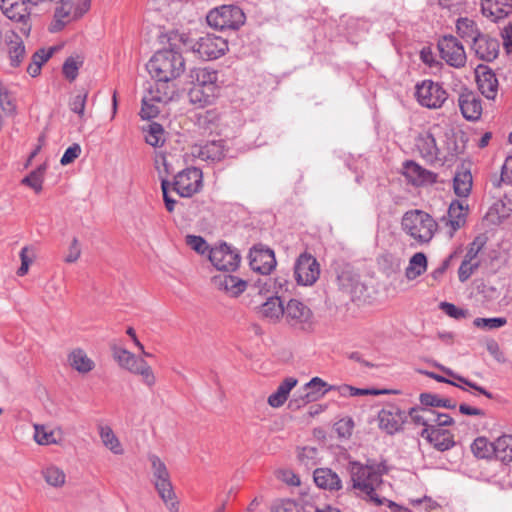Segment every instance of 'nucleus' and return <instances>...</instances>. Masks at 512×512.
<instances>
[{
    "label": "nucleus",
    "mask_w": 512,
    "mask_h": 512,
    "mask_svg": "<svg viewBox=\"0 0 512 512\" xmlns=\"http://www.w3.org/2000/svg\"><path fill=\"white\" fill-rule=\"evenodd\" d=\"M83 64L80 56H71L63 64V74L69 81H74L78 76V70Z\"/></svg>",
    "instance_id": "09e8293b"
},
{
    "label": "nucleus",
    "mask_w": 512,
    "mask_h": 512,
    "mask_svg": "<svg viewBox=\"0 0 512 512\" xmlns=\"http://www.w3.org/2000/svg\"><path fill=\"white\" fill-rule=\"evenodd\" d=\"M99 435L103 445L116 455L123 454V447L112 428L107 425L99 426Z\"/></svg>",
    "instance_id": "ea45409f"
},
{
    "label": "nucleus",
    "mask_w": 512,
    "mask_h": 512,
    "mask_svg": "<svg viewBox=\"0 0 512 512\" xmlns=\"http://www.w3.org/2000/svg\"><path fill=\"white\" fill-rule=\"evenodd\" d=\"M494 456L501 462H512V435H503L494 442Z\"/></svg>",
    "instance_id": "58836bf2"
},
{
    "label": "nucleus",
    "mask_w": 512,
    "mask_h": 512,
    "mask_svg": "<svg viewBox=\"0 0 512 512\" xmlns=\"http://www.w3.org/2000/svg\"><path fill=\"white\" fill-rule=\"evenodd\" d=\"M154 166L158 172L161 182L163 179H167V176L173 171L169 164L167 157L163 153H156L154 158Z\"/></svg>",
    "instance_id": "5fc2aeb1"
},
{
    "label": "nucleus",
    "mask_w": 512,
    "mask_h": 512,
    "mask_svg": "<svg viewBox=\"0 0 512 512\" xmlns=\"http://www.w3.org/2000/svg\"><path fill=\"white\" fill-rule=\"evenodd\" d=\"M294 275L299 285H313L320 276V266L316 258L306 252L300 254L294 266Z\"/></svg>",
    "instance_id": "9b49d317"
},
{
    "label": "nucleus",
    "mask_w": 512,
    "mask_h": 512,
    "mask_svg": "<svg viewBox=\"0 0 512 512\" xmlns=\"http://www.w3.org/2000/svg\"><path fill=\"white\" fill-rule=\"evenodd\" d=\"M30 248L25 246L20 251L21 266L17 270L18 276H24L28 273L30 264L33 262V253L29 255Z\"/></svg>",
    "instance_id": "bf43d9fd"
},
{
    "label": "nucleus",
    "mask_w": 512,
    "mask_h": 512,
    "mask_svg": "<svg viewBox=\"0 0 512 512\" xmlns=\"http://www.w3.org/2000/svg\"><path fill=\"white\" fill-rule=\"evenodd\" d=\"M484 242L478 237L470 243L464 259L468 261L480 262L478 254L483 247Z\"/></svg>",
    "instance_id": "0e129e2a"
},
{
    "label": "nucleus",
    "mask_w": 512,
    "mask_h": 512,
    "mask_svg": "<svg viewBox=\"0 0 512 512\" xmlns=\"http://www.w3.org/2000/svg\"><path fill=\"white\" fill-rule=\"evenodd\" d=\"M190 49L203 60H214L226 53L228 43L220 36L206 34L194 42Z\"/></svg>",
    "instance_id": "0eeeda50"
},
{
    "label": "nucleus",
    "mask_w": 512,
    "mask_h": 512,
    "mask_svg": "<svg viewBox=\"0 0 512 512\" xmlns=\"http://www.w3.org/2000/svg\"><path fill=\"white\" fill-rule=\"evenodd\" d=\"M459 107L464 118L470 121L478 120L482 114V101L471 91L460 94Z\"/></svg>",
    "instance_id": "412c9836"
},
{
    "label": "nucleus",
    "mask_w": 512,
    "mask_h": 512,
    "mask_svg": "<svg viewBox=\"0 0 512 512\" xmlns=\"http://www.w3.org/2000/svg\"><path fill=\"white\" fill-rule=\"evenodd\" d=\"M440 369L445 373L447 374L448 376L454 378L455 380L459 381L460 383H463L464 385L478 391L480 394H483L484 396H486L487 398L489 399H492L493 398V394L490 393L489 391H487L485 388L477 385L476 383L454 373L451 369L449 368H445V367H440Z\"/></svg>",
    "instance_id": "3c124183"
},
{
    "label": "nucleus",
    "mask_w": 512,
    "mask_h": 512,
    "mask_svg": "<svg viewBox=\"0 0 512 512\" xmlns=\"http://www.w3.org/2000/svg\"><path fill=\"white\" fill-rule=\"evenodd\" d=\"M252 270L268 275L276 266L274 251L264 247H254L249 255Z\"/></svg>",
    "instance_id": "dca6fc26"
},
{
    "label": "nucleus",
    "mask_w": 512,
    "mask_h": 512,
    "mask_svg": "<svg viewBox=\"0 0 512 512\" xmlns=\"http://www.w3.org/2000/svg\"><path fill=\"white\" fill-rule=\"evenodd\" d=\"M415 95L419 104L429 109L442 107L448 97L442 85L432 80H424L417 84Z\"/></svg>",
    "instance_id": "6e6552de"
},
{
    "label": "nucleus",
    "mask_w": 512,
    "mask_h": 512,
    "mask_svg": "<svg viewBox=\"0 0 512 512\" xmlns=\"http://www.w3.org/2000/svg\"><path fill=\"white\" fill-rule=\"evenodd\" d=\"M170 81L156 80L154 85H150L145 95L158 103H167L172 100L175 89L168 83Z\"/></svg>",
    "instance_id": "c756f323"
},
{
    "label": "nucleus",
    "mask_w": 512,
    "mask_h": 512,
    "mask_svg": "<svg viewBox=\"0 0 512 512\" xmlns=\"http://www.w3.org/2000/svg\"><path fill=\"white\" fill-rule=\"evenodd\" d=\"M5 43L11 66H19L25 58V46L21 37L14 32L6 33Z\"/></svg>",
    "instance_id": "bb28decb"
},
{
    "label": "nucleus",
    "mask_w": 512,
    "mask_h": 512,
    "mask_svg": "<svg viewBox=\"0 0 512 512\" xmlns=\"http://www.w3.org/2000/svg\"><path fill=\"white\" fill-rule=\"evenodd\" d=\"M472 174L464 164L457 167L453 178V189L457 196L468 197L472 189Z\"/></svg>",
    "instance_id": "c85d7f7f"
},
{
    "label": "nucleus",
    "mask_w": 512,
    "mask_h": 512,
    "mask_svg": "<svg viewBox=\"0 0 512 512\" xmlns=\"http://www.w3.org/2000/svg\"><path fill=\"white\" fill-rule=\"evenodd\" d=\"M214 285L232 297L242 294L247 288V282L235 275L220 274L212 279Z\"/></svg>",
    "instance_id": "4be33fe9"
},
{
    "label": "nucleus",
    "mask_w": 512,
    "mask_h": 512,
    "mask_svg": "<svg viewBox=\"0 0 512 512\" xmlns=\"http://www.w3.org/2000/svg\"><path fill=\"white\" fill-rule=\"evenodd\" d=\"M80 255H81V248H80L78 239L73 238V240L71 241V243L69 245L68 252L64 258V261L66 263H74L80 258Z\"/></svg>",
    "instance_id": "338daca9"
},
{
    "label": "nucleus",
    "mask_w": 512,
    "mask_h": 512,
    "mask_svg": "<svg viewBox=\"0 0 512 512\" xmlns=\"http://www.w3.org/2000/svg\"><path fill=\"white\" fill-rule=\"evenodd\" d=\"M88 93L85 91L79 92L69 102V107L71 111L78 114L80 117L84 115L86 100Z\"/></svg>",
    "instance_id": "4d7b16f0"
},
{
    "label": "nucleus",
    "mask_w": 512,
    "mask_h": 512,
    "mask_svg": "<svg viewBox=\"0 0 512 512\" xmlns=\"http://www.w3.org/2000/svg\"><path fill=\"white\" fill-rule=\"evenodd\" d=\"M297 380L295 378H286L268 397V404L273 408L281 407L287 400L290 391L296 386Z\"/></svg>",
    "instance_id": "c9c22d12"
},
{
    "label": "nucleus",
    "mask_w": 512,
    "mask_h": 512,
    "mask_svg": "<svg viewBox=\"0 0 512 512\" xmlns=\"http://www.w3.org/2000/svg\"><path fill=\"white\" fill-rule=\"evenodd\" d=\"M512 184V156H508L502 165L500 180L495 179L493 185L499 187L501 182Z\"/></svg>",
    "instance_id": "052dcab7"
},
{
    "label": "nucleus",
    "mask_w": 512,
    "mask_h": 512,
    "mask_svg": "<svg viewBox=\"0 0 512 512\" xmlns=\"http://www.w3.org/2000/svg\"><path fill=\"white\" fill-rule=\"evenodd\" d=\"M209 260L216 269L231 272L238 268L240 255L226 243H222L210 249Z\"/></svg>",
    "instance_id": "ddd939ff"
},
{
    "label": "nucleus",
    "mask_w": 512,
    "mask_h": 512,
    "mask_svg": "<svg viewBox=\"0 0 512 512\" xmlns=\"http://www.w3.org/2000/svg\"><path fill=\"white\" fill-rule=\"evenodd\" d=\"M189 78L194 86L203 87L209 94L212 90L218 91V73L208 68H193L189 72Z\"/></svg>",
    "instance_id": "b1692460"
},
{
    "label": "nucleus",
    "mask_w": 512,
    "mask_h": 512,
    "mask_svg": "<svg viewBox=\"0 0 512 512\" xmlns=\"http://www.w3.org/2000/svg\"><path fill=\"white\" fill-rule=\"evenodd\" d=\"M210 27L218 30H238L246 17L242 9L235 5H222L213 8L206 16Z\"/></svg>",
    "instance_id": "20e7f679"
},
{
    "label": "nucleus",
    "mask_w": 512,
    "mask_h": 512,
    "mask_svg": "<svg viewBox=\"0 0 512 512\" xmlns=\"http://www.w3.org/2000/svg\"><path fill=\"white\" fill-rule=\"evenodd\" d=\"M203 185L201 169L189 167L178 172L171 183L173 190L181 197H192L198 193Z\"/></svg>",
    "instance_id": "423d86ee"
},
{
    "label": "nucleus",
    "mask_w": 512,
    "mask_h": 512,
    "mask_svg": "<svg viewBox=\"0 0 512 512\" xmlns=\"http://www.w3.org/2000/svg\"><path fill=\"white\" fill-rule=\"evenodd\" d=\"M482 14L496 22L512 13V0H482Z\"/></svg>",
    "instance_id": "393cba45"
},
{
    "label": "nucleus",
    "mask_w": 512,
    "mask_h": 512,
    "mask_svg": "<svg viewBox=\"0 0 512 512\" xmlns=\"http://www.w3.org/2000/svg\"><path fill=\"white\" fill-rule=\"evenodd\" d=\"M34 440L39 445H50V444H57L58 440L55 437L54 431H48L45 426L40 424L34 425Z\"/></svg>",
    "instance_id": "8fccbe9b"
},
{
    "label": "nucleus",
    "mask_w": 512,
    "mask_h": 512,
    "mask_svg": "<svg viewBox=\"0 0 512 512\" xmlns=\"http://www.w3.org/2000/svg\"><path fill=\"white\" fill-rule=\"evenodd\" d=\"M315 484L330 491H338L342 488V481L337 473L328 468H317L313 474Z\"/></svg>",
    "instance_id": "cd10ccee"
},
{
    "label": "nucleus",
    "mask_w": 512,
    "mask_h": 512,
    "mask_svg": "<svg viewBox=\"0 0 512 512\" xmlns=\"http://www.w3.org/2000/svg\"><path fill=\"white\" fill-rule=\"evenodd\" d=\"M157 102L153 101L147 95H144L142 98V108L140 111V115L143 119H151L156 117L159 114V109L155 105Z\"/></svg>",
    "instance_id": "6e6d98bb"
},
{
    "label": "nucleus",
    "mask_w": 512,
    "mask_h": 512,
    "mask_svg": "<svg viewBox=\"0 0 512 512\" xmlns=\"http://www.w3.org/2000/svg\"><path fill=\"white\" fill-rule=\"evenodd\" d=\"M440 56L452 67L460 68L466 63V53L463 45L452 35L442 37L438 42Z\"/></svg>",
    "instance_id": "f8f14e48"
},
{
    "label": "nucleus",
    "mask_w": 512,
    "mask_h": 512,
    "mask_svg": "<svg viewBox=\"0 0 512 512\" xmlns=\"http://www.w3.org/2000/svg\"><path fill=\"white\" fill-rule=\"evenodd\" d=\"M438 227V222L429 213L419 209L405 212L401 219L402 230L420 245L430 243Z\"/></svg>",
    "instance_id": "f03ea898"
},
{
    "label": "nucleus",
    "mask_w": 512,
    "mask_h": 512,
    "mask_svg": "<svg viewBox=\"0 0 512 512\" xmlns=\"http://www.w3.org/2000/svg\"><path fill=\"white\" fill-rule=\"evenodd\" d=\"M414 148L428 165L442 164L441 150L431 130L420 132L414 140Z\"/></svg>",
    "instance_id": "9d476101"
},
{
    "label": "nucleus",
    "mask_w": 512,
    "mask_h": 512,
    "mask_svg": "<svg viewBox=\"0 0 512 512\" xmlns=\"http://www.w3.org/2000/svg\"><path fill=\"white\" fill-rule=\"evenodd\" d=\"M261 317L275 322L284 314V306L279 297H270L264 302L258 310Z\"/></svg>",
    "instance_id": "72a5a7b5"
},
{
    "label": "nucleus",
    "mask_w": 512,
    "mask_h": 512,
    "mask_svg": "<svg viewBox=\"0 0 512 512\" xmlns=\"http://www.w3.org/2000/svg\"><path fill=\"white\" fill-rule=\"evenodd\" d=\"M145 131V141L147 144L153 147H159L165 142L164 129L161 124L152 122L148 125V129Z\"/></svg>",
    "instance_id": "c03bdc74"
},
{
    "label": "nucleus",
    "mask_w": 512,
    "mask_h": 512,
    "mask_svg": "<svg viewBox=\"0 0 512 512\" xmlns=\"http://www.w3.org/2000/svg\"><path fill=\"white\" fill-rule=\"evenodd\" d=\"M225 152L224 142L218 140L194 146L192 154L203 161L218 162L225 157Z\"/></svg>",
    "instance_id": "a878e982"
},
{
    "label": "nucleus",
    "mask_w": 512,
    "mask_h": 512,
    "mask_svg": "<svg viewBox=\"0 0 512 512\" xmlns=\"http://www.w3.org/2000/svg\"><path fill=\"white\" fill-rule=\"evenodd\" d=\"M302 507L294 500H282L275 508V512H301Z\"/></svg>",
    "instance_id": "774afa93"
},
{
    "label": "nucleus",
    "mask_w": 512,
    "mask_h": 512,
    "mask_svg": "<svg viewBox=\"0 0 512 512\" xmlns=\"http://www.w3.org/2000/svg\"><path fill=\"white\" fill-rule=\"evenodd\" d=\"M327 386L319 377L312 378L295 394V397L290 401V406L300 408L306 403L316 401L319 397L323 396L328 389L323 390Z\"/></svg>",
    "instance_id": "2eb2a0df"
},
{
    "label": "nucleus",
    "mask_w": 512,
    "mask_h": 512,
    "mask_svg": "<svg viewBox=\"0 0 512 512\" xmlns=\"http://www.w3.org/2000/svg\"><path fill=\"white\" fill-rule=\"evenodd\" d=\"M152 482L154 487L171 482L170 473L166 464L155 454H149Z\"/></svg>",
    "instance_id": "2f4dec72"
},
{
    "label": "nucleus",
    "mask_w": 512,
    "mask_h": 512,
    "mask_svg": "<svg viewBox=\"0 0 512 512\" xmlns=\"http://www.w3.org/2000/svg\"><path fill=\"white\" fill-rule=\"evenodd\" d=\"M472 49L481 60L491 62L499 54V42L495 38L481 34L472 44Z\"/></svg>",
    "instance_id": "5701e85b"
},
{
    "label": "nucleus",
    "mask_w": 512,
    "mask_h": 512,
    "mask_svg": "<svg viewBox=\"0 0 512 512\" xmlns=\"http://www.w3.org/2000/svg\"><path fill=\"white\" fill-rule=\"evenodd\" d=\"M405 177L414 185H423L427 183H435L437 174L423 168L418 163L408 160L403 165Z\"/></svg>",
    "instance_id": "aec40b11"
},
{
    "label": "nucleus",
    "mask_w": 512,
    "mask_h": 512,
    "mask_svg": "<svg viewBox=\"0 0 512 512\" xmlns=\"http://www.w3.org/2000/svg\"><path fill=\"white\" fill-rule=\"evenodd\" d=\"M287 323L292 327L308 331L312 328V311L303 302L291 299L284 307V314Z\"/></svg>",
    "instance_id": "1a4fd4ad"
},
{
    "label": "nucleus",
    "mask_w": 512,
    "mask_h": 512,
    "mask_svg": "<svg viewBox=\"0 0 512 512\" xmlns=\"http://www.w3.org/2000/svg\"><path fill=\"white\" fill-rule=\"evenodd\" d=\"M348 472L350 474L351 491L364 501L374 506L387 504L390 508H396L398 505L381 497L377 494L378 489L383 484V476L388 474L390 468L385 459H367L366 463L359 461H350L348 463Z\"/></svg>",
    "instance_id": "f257e3e1"
},
{
    "label": "nucleus",
    "mask_w": 512,
    "mask_h": 512,
    "mask_svg": "<svg viewBox=\"0 0 512 512\" xmlns=\"http://www.w3.org/2000/svg\"><path fill=\"white\" fill-rule=\"evenodd\" d=\"M440 309L448 316L454 319H461L467 316V311L461 308H458L452 303L441 302L439 305Z\"/></svg>",
    "instance_id": "680f3d73"
},
{
    "label": "nucleus",
    "mask_w": 512,
    "mask_h": 512,
    "mask_svg": "<svg viewBox=\"0 0 512 512\" xmlns=\"http://www.w3.org/2000/svg\"><path fill=\"white\" fill-rule=\"evenodd\" d=\"M479 265L480 262L468 261L464 259L458 270L459 280L461 282L467 281L473 272L479 267Z\"/></svg>",
    "instance_id": "13d9d810"
},
{
    "label": "nucleus",
    "mask_w": 512,
    "mask_h": 512,
    "mask_svg": "<svg viewBox=\"0 0 512 512\" xmlns=\"http://www.w3.org/2000/svg\"><path fill=\"white\" fill-rule=\"evenodd\" d=\"M338 284L341 290L349 294H354L359 285V277L350 271H342L338 275Z\"/></svg>",
    "instance_id": "49530a36"
},
{
    "label": "nucleus",
    "mask_w": 512,
    "mask_h": 512,
    "mask_svg": "<svg viewBox=\"0 0 512 512\" xmlns=\"http://www.w3.org/2000/svg\"><path fill=\"white\" fill-rule=\"evenodd\" d=\"M70 366L79 373L86 374L95 368L94 361L88 357L87 353L80 349H74L68 355Z\"/></svg>",
    "instance_id": "7c9ffc66"
},
{
    "label": "nucleus",
    "mask_w": 512,
    "mask_h": 512,
    "mask_svg": "<svg viewBox=\"0 0 512 512\" xmlns=\"http://www.w3.org/2000/svg\"><path fill=\"white\" fill-rule=\"evenodd\" d=\"M81 154V147L79 144L74 143L71 146H69L66 151L64 152L60 163L62 165H68L72 163L75 159H77Z\"/></svg>",
    "instance_id": "69168bd1"
},
{
    "label": "nucleus",
    "mask_w": 512,
    "mask_h": 512,
    "mask_svg": "<svg viewBox=\"0 0 512 512\" xmlns=\"http://www.w3.org/2000/svg\"><path fill=\"white\" fill-rule=\"evenodd\" d=\"M379 426L389 434L397 432L401 428V418L399 411L382 409L378 415Z\"/></svg>",
    "instance_id": "4c0bfd02"
},
{
    "label": "nucleus",
    "mask_w": 512,
    "mask_h": 512,
    "mask_svg": "<svg viewBox=\"0 0 512 512\" xmlns=\"http://www.w3.org/2000/svg\"><path fill=\"white\" fill-rule=\"evenodd\" d=\"M471 451L477 458H489L494 454V442L490 443L485 437H478L471 444Z\"/></svg>",
    "instance_id": "a18cd8bd"
},
{
    "label": "nucleus",
    "mask_w": 512,
    "mask_h": 512,
    "mask_svg": "<svg viewBox=\"0 0 512 512\" xmlns=\"http://www.w3.org/2000/svg\"><path fill=\"white\" fill-rule=\"evenodd\" d=\"M457 34L466 42L476 41L482 34L476 22L468 17H461L456 22Z\"/></svg>",
    "instance_id": "f704fd0d"
},
{
    "label": "nucleus",
    "mask_w": 512,
    "mask_h": 512,
    "mask_svg": "<svg viewBox=\"0 0 512 512\" xmlns=\"http://www.w3.org/2000/svg\"><path fill=\"white\" fill-rule=\"evenodd\" d=\"M220 116L216 110H207L198 115V125L205 130H212L219 122Z\"/></svg>",
    "instance_id": "603ef678"
},
{
    "label": "nucleus",
    "mask_w": 512,
    "mask_h": 512,
    "mask_svg": "<svg viewBox=\"0 0 512 512\" xmlns=\"http://www.w3.org/2000/svg\"><path fill=\"white\" fill-rule=\"evenodd\" d=\"M146 67L155 80L171 81L184 72L185 60L181 53L165 49L156 52Z\"/></svg>",
    "instance_id": "7ed1b4c3"
},
{
    "label": "nucleus",
    "mask_w": 512,
    "mask_h": 512,
    "mask_svg": "<svg viewBox=\"0 0 512 512\" xmlns=\"http://www.w3.org/2000/svg\"><path fill=\"white\" fill-rule=\"evenodd\" d=\"M114 357L122 368L127 369L133 374L140 375L142 377V381L147 386H154L156 378L151 367L144 359L136 357L126 349L115 350Z\"/></svg>",
    "instance_id": "39448f33"
},
{
    "label": "nucleus",
    "mask_w": 512,
    "mask_h": 512,
    "mask_svg": "<svg viewBox=\"0 0 512 512\" xmlns=\"http://www.w3.org/2000/svg\"><path fill=\"white\" fill-rule=\"evenodd\" d=\"M186 243L200 254H204L208 250L207 242L201 236L188 235Z\"/></svg>",
    "instance_id": "e2e57ef3"
},
{
    "label": "nucleus",
    "mask_w": 512,
    "mask_h": 512,
    "mask_svg": "<svg viewBox=\"0 0 512 512\" xmlns=\"http://www.w3.org/2000/svg\"><path fill=\"white\" fill-rule=\"evenodd\" d=\"M217 92L218 91H216V90H212V92L208 94L206 92L205 88L193 85V87L190 89L188 95H189L190 101L193 104H198L199 106L202 107V106L212 103V101L217 96Z\"/></svg>",
    "instance_id": "79ce46f5"
},
{
    "label": "nucleus",
    "mask_w": 512,
    "mask_h": 512,
    "mask_svg": "<svg viewBox=\"0 0 512 512\" xmlns=\"http://www.w3.org/2000/svg\"><path fill=\"white\" fill-rule=\"evenodd\" d=\"M467 214L468 205L454 200L449 205L447 214L441 217L438 224L446 230V234L451 238L457 230L465 225Z\"/></svg>",
    "instance_id": "4468645a"
},
{
    "label": "nucleus",
    "mask_w": 512,
    "mask_h": 512,
    "mask_svg": "<svg viewBox=\"0 0 512 512\" xmlns=\"http://www.w3.org/2000/svg\"><path fill=\"white\" fill-rule=\"evenodd\" d=\"M42 475L46 483L53 487H61L65 483L66 475L62 469L57 466L50 465L42 470Z\"/></svg>",
    "instance_id": "37998d69"
},
{
    "label": "nucleus",
    "mask_w": 512,
    "mask_h": 512,
    "mask_svg": "<svg viewBox=\"0 0 512 512\" xmlns=\"http://www.w3.org/2000/svg\"><path fill=\"white\" fill-rule=\"evenodd\" d=\"M507 320L504 317L494 318H476L473 321L474 326L485 330H494L506 325Z\"/></svg>",
    "instance_id": "864d4df0"
},
{
    "label": "nucleus",
    "mask_w": 512,
    "mask_h": 512,
    "mask_svg": "<svg viewBox=\"0 0 512 512\" xmlns=\"http://www.w3.org/2000/svg\"><path fill=\"white\" fill-rule=\"evenodd\" d=\"M408 415L413 424L423 426L424 428H433L435 426V410L426 407H412Z\"/></svg>",
    "instance_id": "473e14b6"
},
{
    "label": "nucleus",
    "mask_w": 512,
    "mask_h": 512,
    "mask_svg": "<svg viewBox=\"0 0 512 512\" xmlns=\"http://www.w3.org/2000/svg\"><path fill=\"white\" fill-rule=\"evenodd\" d=\"M479 91L489 100H494L498 93V79L486 65H478L475 69Z\"/></svg>",
    "instance_id": "a211bd4d"
},
{
    "label": "nucleus",
    "mask_w": 512,
    "mask_h": 512,
    "mask_svg": "<svg viewBox=\"0 0 512 512\" xmlns=\"http://www.w3.org/2000/svg\"><path fill=\"white\" fill-rule=\"evenodd\" d=\"M427 269V258L424 253H415L405 270V276L408 280H414L422 275Z\"/></svg>",
    "instance_id": "a19ab883"
},
{
    "label": "nucleus",
    "mask_w": 512,
    "mask_h": 512,
    "mask_svg": "<svg viewBox=\"0 0 512 512\" xmlns=\"http://www.w3.org/2000/svg\"><path fill=\"white\" fill-rule=\"evenodd\" d=\"M420 435L436 450L441 452L451 449L456 444L454 436L449 430L436 426L433 428H423Z\"/></svg>",
    "instance_id": "f3484780"
},
{
    "label": "nucleus",
    "mask_w": 512,
    "mask_h": 512,
    "mask_svg": "<svg viewBox=\"0 0 512 512\" xmlns=\"http://www.w3.org/2000/svg\"><path fill=\"white\" fill-rule=\"evenodd\" d=\"M45 171L46 165H40L37 169L26 176L22 180V183L32 188L36 193L41 192Z\"/></svg>",
    "instance_id": "de8ad7c7"
},
{
    "label": "nucleus",
    "mask_w": 512,
    "mask_h": 512,
    "mask_svg": "<svg viewBox=\"0 0 512 512\" xmlns=\"http://www.w3.org/2000/svg\"><path fill=\"white\" fill-rule=\"evenodd\" d=\"M32 5L29 0H0L2 13L12 21L25 23L29 19Z\"/></svg>",
    "instance_id": "6ab92c4d"
},
{
    "label": "nucleus",
    "mask_w": 512,
    "mask_h": 512,
    "mask_svg": "<svg viewBox=\"0 0 512 512\" xmlns=\"http://www.w3.org/2000/svg\"><path fill=\"white\" fill-rule=\"evenodd\" d=\"M169 512H179L180 502L174 491L172 482L154 487Z\"/></svg>",
    "instance_id": "e433bc0d"
}]
</instances>
